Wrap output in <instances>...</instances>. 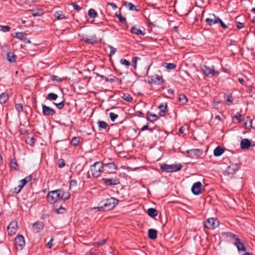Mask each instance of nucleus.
Instances as JSON below:
<instances>
[{"label": "nucleus", "mask_w": 255, "mask_h": 255, "mask_svg": "<svg viewBox=\"0 0 255 255\" xmlns=\"http://www.w3.org/2000/svg\"><path fill=\"white\" fill-rule=\"evenodd\" d=\"M118 203L119 200L115 198H108L100 202L95 209H98L100 211H108L114 209Z\"/></svg>", "instance_id": "obj_1"}, {"label": "nucleus", "mask_w": 255, "mask_h": 255, "mask_svg": "<svg viewBox=\"0 0 255 255\" xmlns=\"http://www.w3.org/2000/svg\"><path fill=\"white\" fill-rule=\"evenodd\" d=\"M90 170L94 177H99L101 173L104 171L103 163L100 161L96 162L91 166Z\"/></svg>", "instance_id": "obj_2"}, {"label": "nucleus", "mask_w": 255, "mask_h": 255, "mask_svg": "<svg viewBox=\"0 0 255 255\" xmlns=\"http://www.w3.org/2000/svg\"><path fill=\"white\" fill-rule=\"evenodd\" d=\"M182 166L180 164L168 165L166 164H162L160 166L161 169L166 172H173L180 170Z\"/></svg>", "instance_id": "obj_3"}, {"label": "nucleus", "mask_w": 255, "mask_h": 255, "mask_svg": "<svg viewBox=\"0 0 255 255\" xmlns=\"http://www.w3.org/2000/svg\"><path fill=\"white\" fill-rule=\"evenodd\" d=\"M58 190L49 191L47 196V200L50 204H54L60 200V196Z\"/></svg>", "instance_id": "obj_4"}, {"label": "nucleus", "mask_w": 255, "mask_h": 255, "mask_svg": "<svg viewBox=\"0 0 255 255\" xmlns=\"http://www.w3.org/2000/svg\"><path fill=\"white\" fill-rule=\"evenodd\" d=\"M203 71L207 76H218L219 74L218 71L215 70L214 65L208 66L206 63H205L203 68Z\"/></svg>", "instance_id": "obj_5"}, {"label": "nucleus", "mask_w": 255, "mask_h": 255, "mask_svg": "<svg viewBox=\"0 0 255 255\" xmlns=\"http://www.w3.org/2000/svg\"><path fill=\"white\" fill-rule=\"evenodd\" d=\"M219 225V221L217 218H209L204 223L205 227L210 229H214L218 227Z\"/></svg>", "instance_id": "obj_6"}, {"label": "nucleus", "mask_w": 255, "mask_h": 255, "mask_svg": "<svg viewBox=\"0 0 255 255\" xmlns=\"http://www.w3.org/2000/svg\"><path fill=\"white\" fill-rule=\"evenodd\" d=\"M203 190V186L200 181L194 183L191 187L192 193L196 195L200 194Z\"/></svg>", "instance_id": "obj_7"}, {"label": "nucleus", "mask_w": 255, "mask_h": 255, "mask_svg": "<svg viewBox=\"0 0 255 255\" xmlns=\"http://www.w3.org/2000/svg\"><path fill=\"white\" fill-rule=\"evenodd\" d=\"M14 245L17 250H21L25 246L24 238L22 235H18L14 240Z\"/></svg>", "instance_id": "obj_8"}, {"label": "nucleus", "mask_w": 255, "mask_h": 255, "mask_svg": "<svg viewBox=\"0 0 255 255\" xmlns=\"http://www.w3.org/2000/svg\"><path fill=\"white\" fill-rule=\"evenodd\" d=\"M102 180L104 183L108 186L117 185L120 184V181L117 178H103Z\"/></svg>", "instance_id": "obj_9"}, {"label": "nucleus", "mask_w": 255, "mask_h": 255, "mask_svg": "<svg viewBox=\"0 0 255 255\" xmlns=\"http://www.w3.org/2000/svg\"><path fill=\"white\" fill-rule=\"evenodd\" d=\"M234 245L237 248L239 252L242 255H245L246 254L248 253L246 252V249L244 242L241 241L240 239L239 240V241L235 242Z\"/></svg>", "instance_id": "obj_10"}, {"label": "nucleus", "mask_w": 255, "mask_h": 255, "mask_svg": "<svg viewBox=\"0 0 255 255\" xmlns=\"http://www.w3.org/2000/svg\"><path fill=\"white\" fill-rule=\"evenodd\" d=\"M42 114L45 116H52L56 114L55 111L45 105H42Z\"/></svg>", "instance_id": "obj_11"}, {"label": "nucleus", "mask_w": 255, "mask_h": 255, "mask_svg": "<svg viewBox=\"0 0 255 255\" xmlns=\"http://www.w3.org/2000/svg\"><path fill=\"white\" fill-rule=\"evenodd\" d=\"M17 229V222L13 221H11L7 227L8 234L10 236H12L16 233Z\"/></svg>", "instance_id": "obj_12"}, {"label": "nucleus", "mask_w": 255, "mask_h": 255, "mask_svg": "<svg viewBox=\"0 0 255 255\" xmlns=\"http://www.w3.org/2000/svg\"><path fill=\"white\" fill-rule=\"evenodd\" d=\"M239 169V165L238 164H232L229 165L225 171V175L233 174Z\"/></svg>", "instance_id": "obj_13"}, {"label": "nucleus", "mask_w": 255, "mask_h": 255, "mask_svg": "<svg viewBox=\"0 0 255 255\" xmlns=\"http://www.w3.org/2000/svg\"><path fill=\"white\" fill-rule=\"evenodd\" d=\"M44 227V223L41 221L35 222L32 226V231L34 233H38L41 231Z\"/></svg>", "instance_id": "obj_14"}, {"label": "nucleus", "mask_w": 255, "mask_h": 255, "mask_svg": "<svg viewBox=\"0 0 255 255\" xmlns=\"http://www.w3.org/2000/svg\"><path fill=\"white\" fill-rule=\"evenodd\" d=\"M217 18H218V17H217L214 14H212L210 17L207 18L205 21L208 25L212 26L217 23Z\"/></svg>", "instance_id": "obj_15"}, {"label": "nucleus", "mask_w": 255, "mask_h": 255, "mask_svg": "<svg viewBox=\"0 0 255 255\" xmlns=\"http://www.w3.org/2000/svg\"><path fill=\"white\" fill-rule=\"evenodd\" d=\"M59 191L60 200L66 201L69 199L70 194L69 192L64 191L63 190L59 189H57Z\"/></svg>", "instance_id": "obj_16"}, {"label": "nucleus", "mask_w": 255, "mask_h": 255, "mask_svg": "<svg viewBox=\"0 0 255 255\" xmlns=\"http://www.w3.org/2000/svg\"><path fill=\"white\" fill-rule=\"evenodd\" d=\"M240 145L243 149H248L252 146V143L248 138H244L241 140Z\"/></svg>", "instance_id": "obj_17"}, {"label": "nucleus", "mask_w": 255, "mask_h": 255, "mask_svg": "<svg viewBox=\"0 0 255 255\" xmlns=\"http://www.w3.org/2000/svg\"><path fill=\"white\" fill-rule=\"evenodd\" d=\"M222 235L226 236L228 238H230L232 241H234V242L239 241V240H240L238 235L231 232H224L222 233Z\"/></svg>", "instance_id": "obj_18"}, {"label": "nucleus", "mask_w": 255, "mask_h": 255, "mask_svg": "<svg viewBox=\"0 0 255 255\" xmlns=\"http://www.w3.org/2000/svg\"><path fill=\"white\" fill-rule=\"evenodd\" d=\"M96 36H87V35H83L82 38L87 43L89 44H94L96 41Z\"/></svg>", "instance_id": "obj_19"}, {"label": "nucleus", "mask_w": 255, "mask_h": 255, "mask_svg": "<svg viewBox=\"0 0 255 255\" xmlns=\"http://www.w3.org/2000/svg\"><path fill=\"white\" fill-rule=\"evenodd\" d=\"M187 153L193 154L197 157L201 156L203 153V150L200 149H192L187 151Z\"/></svg>", "instance_id": "obj_20"}, {"label": "nucleus", "mask_w": 255, "mask_h": 255, "mask_svg": "<svg viewBox=\"0 0 255 255\" xmlns=\"http://www.w3.org/2000/svg\"><path fill=\"white\" fill-rule=\"evenodd\" d=\"M130 32L132 34H135L137 35H144L145 34L143 31L141 30L139 28H138L136 25L133 26L131 27Z\"/></svg>", "instance_id": "obj_21"}, {"label": "nucleus", "mask_w": 255, "mask_h": 255, "mask_svg": "<svg viewBox=\"0 0 255 255\" xmlns=\"http://www.w3.org/2000/svg\"><path fill=\"white\" fill-rule=\"evenodd\" d=\"M33 16H40L43 14L42 10L40 8H35L30 10Z\"/></svg>", "instance_id": "obj_22"}, {"label": "nucleus", "mask_w": 255, "mask_h": 255, "mask_svg": "<svg viewBox=\"0 0 255 255\" xmlns=\"http://www.w3.org/2000/svg\"><path fill=\"white\" fill-rule=\"evenodd\" d=\"M148 236L149 239L154 240L157 238V231L155 229H150L148 231Z\"/></svg>", "instance_id": "obj_23"}, {"label": "nucleus", "mask_w": 255, "mask_h": 255, "mask_svg": "<svg viewBox=\"0 0 255 255\" xmlns=\"http://www.w3.org/2000/svg\"><path fill=\"white\" fill-rule=\"evenodd\" d=\"M7 59L10 63L14 62L16 59V56L13 52H9L7 54Z\"/></svg>", "instance_id": "obj_24"}, {"label": "nucleus", "mask_w": 255, "mask_h": 255, "mask_svg": "<svg viewBox=\"0 0 255 255\" xmlns=\"http://www.w3.org/2000/svg\"><path fill=\"white\" fill-rule=\"evenodd\" d=\"M147 120L151 122H154L156 121H157L158 119V116L154 114H152L149 112H148L147 114Z\"/></svg>", "instance_id": "obj_25"}, {"label": "nucleus", "mask_w": 255, "mask_h": 255, "mask_svg": "<svg viewBox=\"0 0 255 255\" xmlns=\"http://www.w3.org/2000/svg\"><path fill=\"white\" fill-rule=\"evenodd\" d=\"M147 214L151 217H155L158 214V211L156 209L154 208H149L147 210Z\"/></svg>", "instance_id": "obj_26"}, {"label": "nucleus", "mask_w": 255, "mask_h": 255, "mask_svg": "<svg viewBox=\"0 0 255 255\" xmlns=\"http://www.w3.org/2000/svg\"><path fill=\"white\" fill-rule=\"evenodd\" d=\"M224 152V149L220 146H217L214 151V154L215 156H221Z\"/></svg>", "instance_id": "obj_27"}, {"label": "nucleus", "mask_w": 255, "mask_h": 255, "mask_svg": "<svg viewBox=\"0 0 255 255\" xmlns=\"http://www.w3.org/2000/svg\"><path fill=\"white\" fill-rule=\"evenodd\" d=\"M8 99V95L6 93H2L0 94V103L5 104Z\"/></svg>", "instance_id": "obj_28"}, {"label": "nucleus", "mask_w": 255, "mask_h": 255, "mask_svg": "<svg viewBox=\"0 0 255 255\" xmlns=\"http://www.w3.org/2000/svg\"><path fill=\"white\" fill-rule=\"evenodd\" d=\"M158 108L160 110L159 115L160 116H164L166 113V110L167 108V104L165 105L162 104L158 106Z\"/></svg>", "instance_id": "obj_29"}, {"label": "nucleus", "mask_w": 255, "mask_h": 255, "mask_svg": "<svg viewBox=\"0 0 255 255\" xmlns=\"http://www.w3.org/2000/svg\"><path fill=\"white\" fill-rule=\"evenodd\" d=\"M54 17L57 20H61L66 18L65 16L61 11H57L54 14Z\"/></svg>", "instance_id": "obj_30"}, {"label": "nucleus", "mask_w": 255, "mask_h": 255, "mask_svg": "<svg viewBox=\"0 0 255 255\" xmlns=\"http://www.w3.org/2000/svg\"><path fill=\"white\" fill-rule=\"evenodd\" d=\"M224 99L227 105H231L233 104V99L231 95L225 94Z\"/></svg>", "instance_id": "obj_31"}, {"label": "nucleus", "mask_w": 255, "mask_h": 255, "mask_svg": "<svg viewBox=\"0 0 255 255\" xmlns=\"http://www.w3.org/2000/svg\"><path fill=\"white\" fill-rule=\"evenodd\" d=\"M124 5L127 7L130 10L138 11V9L136 8V6L130 2H125Z\"/></svg>", "instance_id": "obj_32"}, {"label": "nucleus", "mask_w": 255, "mask_h": 255, "mask_svg": "<svg viewBox=\"0 0 255 255\" xmlns=\"http://www.w3.org/2000/svg\"><path fill=\"white\" fill-rule=\"evenodd\" d=\"M103 163V168L104 167H107L108 168L110 169H115L116 170L117 169V166L113 162H110V163Z\"/></svg>", "instance_id": "obj_33"}, {"label": "nucleus", "mask_w": 255, "mask_h": 255, "mask_svg": "<svg viewBox=\"0 0 255 255\" xmlns=\"http://www.w3.org/2000/svg\"><path fill=\"white\" fill-rule=\"evenodd\" d=\"M163 66L169 70L174 69L176 67V65L172 63H164Z\"/></svg>", "instance_id": "obj_34"}, {"label": "nucleus", "mask_w": 255, "mask_h": 255, "mask_svg": "<svg viewBox=\"0 0 255 255\" xmlns=\"http://www.w3.org/2000/svg\"><path fill=\"white\" fill-rule=\"evenodd\" d=\"M99 128L100 129H105L108 127V125L104 121H99L97 123Z\"/></svg>", "instance_id": "obj_35"}, {"label": "nucleus", "mask_w": 255, "mask_h": 255, "mask_svg": "<svg viewBox=\"0 0 255 255\" xmlns=\"http://www.w3.org/2000/svg\"><path fill=\"white\" fill-rule=\"evenodd\" d=\"M88 15L91 18H95L97 16V13L94 9L90 8L88 10Z\"/></svg>", "instance_id": "obj_36"}, {"label": "nucleus", "mask_w": 255, "mask_h": 255, "mask_svg": "<svg viewBox=\"0 0 255 255\" xmlns=\"http://www.w3.org/2000/svg\"><path fill=\"white\" fill-rule=\"evenodd\" d=\"M179 101L182 104H185L187 102V98L184 94H180L179 97Z\"/></svg>", "instance_id": "obj_37"}, {"label": "nucleus", "mask_w": 255, "mask_h": 255, "mask_svg": "<svg viewBox=\"0 0 255 255\" xmlns=\"http://www.w3.org/2000/svg\"><path fill=\"white\" fill-rule=\"evenodd\" d=\"M116 16L119 18L120 22H121L122 23H127L126 18L123 17L121 15V13L120 12L119 13L118 12H116Z\"/></svg>", "instance_id": "obj_38"}, {"label": "nucleus", "mask_w": 255, "mask_h": 255, "mask_svg": "<svg viewBox=\"0 0 255 255\" xmlns=\"http://www.w3.org/2000/svg\"><path fill=\"white\" fill-rule=\"evenodd\" d=\"M58 95L53 93H49L47 97V99L49 100H55L57 99Z\"/></svg>", "instance_id": "obj_39"}, {"label": "nucleus", "mask_w": 255, "mask_h": 255, "mask_svg": "<svg viewBox=\"0 0 255 255\" xmlns=\"http://www.w3.org/2000/svg\"><path fill=\"white\" fill-rule=\"evenodd\" d=\"M80 137H74L72 139L71 144L73 146H77L80 142Z\"/></svg>", "instance_id": "obj_40"}, {"label": "nucleus", "mask_w": 255, "mask_h": 255, "mask_svg": "<svg viewBox=\"0 0 255 255\" xmlns=\"http://www.w3.org/2000/svg\"><path fill=\"white\" fill-rule=\"evenodd\" d=\"M10 166L12 168L15 170H17L18 164L16 161L15 159L13 158L11 160L10 162Z\"/></svg>", "instance_id": "obj_41"}, {"label": "nucleus", "mask_w": 255, "mask_h": 255, "mask_svg": "<svg viewBox=\"0 0 255 255\" xmlns=\"http://www.w3.org/2000/svg\"><path fill=\"white\" fill-rule=\"evenodd\" d=\"M107 240L106 239L102 240V241L96 242L93 243V246L95 247H99L101 246L104 245L106 243Z\"/></svg>", "instance_id": "obj_42"}, {"label": "nucleus", "mask_w": 255, "mask_h": 255, "mask_svg": "<svg viewBox=\"0 0 255 255\" xmlns=\"http://www.w3.org/2000/svg\"><path fill=\"white\" fill-rule=\"evenodd\" d=\"M26 142L27 144L32 146L34 144L35 139L33 137H28L26 139Z\"/></svg>", "instance_id": "obj_43"}, {"label": "nucleus", "mask_w": 255, "mask_h": 255, "mask_svg": "<svg viewBox=\"0 0 255 255\" xmlns=\"http://www.w3.org/2000/svg\"><path fill=\"white\" fill-rule=\"evenodd\" d=\"M15 108L18 113H20L23 110V106L21 104H16L15 105Z\"/></svg>", "instance_id": "obj_44"}, {"label": "nucleus", "mask_w": 255, "mask_h": 255, "mask_svg": "<svg viewBox=\"0 0 255 255\" xmlns=\"http://www.w3.org/2000/svg\"><path fill=\"white\" fill-rule=\"evenodd\" d=\"M0 30L3 32H8L10 30V27L7 25H0Z\"/></svg>", "instance_id": "obj_45"}, {"label": "nucleus", "mask_w": 255, "mask_h": 255, "mask_svg": "<svg viewBox=\"0 0 255 255\" xmlns=\"http://www.w3.org/2000/svg\"><path fill=\"white\" fill-rule=\"evenodd\" d=\"M123 98L128 102H130L132 100V98L128 94H124Z\"/></svg>", "instance_id": "obj_46"}, {"label": "nucleus", "mask_w": 255, "mask_h": 255, "mask_svg": "<svg viewBox=\"0 0 255 255\" xmlns=\"http://www.w3.org/2000/svg\"><path fill=\"white\" fill-rule=\"evenodd\" d=\"M109 116L112 122H114L118 117V115L114 113H110Z\"/></svg>", "instance_id": "obj_47"}, {"label": "nucleus", "mask_w": 255, "mask_h": 255, "mask_svg": "<svg viewBox=\"0 0 255 255\" xmlns=\"http://www.w3.org/2000/svg\"><path fill=\"white\" fill-rule=\"evenodd\" d=\"M54 105H55V106H56V107L58 109H62L63 108H64V106L65 105V102L64 101H62L59 103H54Z\"/></svg>", "instance_id": "obj_48"}, {"label": "nucleus", "mask_w": 255, "mask_h": 255, "mask_svg": "<svg viewBox=\"0 0 255 255\" xmlns=\"http://www.w3.org/2000/svg\"><path fill=\"white\" fill-rule=\"evenodd\" d=\"M120 62L122 64L125 65L127 67H128L130 65V62L125 58L121 59L120 60Z\"/></svg>", "instance_id": "obj_49"}, {"label": "nucleus", "mask_w": 255, "mask_h": 255, "mask_svg": "<svg viewBox=\"0 0 255 255\" xmlns=\"http://www.w3.org/2000/svg\"><path fill=\"white\" fill-rule=\"evenodd\" d=\"M217 23H219L220 24L221 26H222V27L223 29H227L228 28L227 25L223 22V21L221 20V19H220L219 17H218V18H217Z\"/></svg>", "instance_id": "obj_50"}, {"label": "nucleus", "mask_w": 255, "mask_h": 255, "mask_svg": "<svg viewBox=\"0 0 255 255\" xmlns=\"http://www.w3.org/2000/svg\"><path fill=\"white\" fill-rule=\"evenodd\" d=\"M71 5H72L73 8L77 11H79L82 8L81 6H80L75 2L71 3Z\"/></svg>", "instance_id": "obj_51"}, {"label": "nucleus", "mask_w": 255, "mask_h": 255, "mask_svg": "<svg viewBox=\"0 0 255 255\" xmlns=\"http://www.w3.org/2000/svg\"><path fill=\"white\" fill-rule=\"evenodd\" d=\"M54 210L58 214H62L65 212V209L62 206H61L58 209H54Z\"/></svg>", "instance_id": "obj_52"}, {"label": "nucleus", "mask_w": 255, "mask_h": 255, "mask_svg": "<svg viewBox=\"0 0 255 255\" xmlns=\"http://www.w3.org/2000/svg\"><path fill=\"white\" fill-rule=\"evenodd\" d=\"M245 127L246 129H250L252 127V120H250L248 122L245 123Z\"/></svg>", "instance_id": "obj_53"}, {"label": "nucleus", "mask_w": 255, "mask_h": 255, "mask_svg": "<svg viewBox=\"0 0 255 255\" xmlns=\"http://www.w3.org/2000/svg\"><path fill=\"white\" fill-rule=\"evenodd\" d=\"M50 79L52 81H58V82L62 81V79L60 77H59L56 75H52L51 76Z\"/></svg>", "instance_id": "obj_54"}, {"label": "nucleus", "mask_w": 255, "mask_h": 255, "mask_svg": "<svg viewBox=\"0 0 255 255\" xmlns=\"http://www.w3.org/2000/svg\"><path fill=\"white\" fill-rule=\"evenodd\" d=\"M105 81L106 82H115L116 81H118V79L115 76H112V77L110 79L108 78H105Z\"/></svg>", "instance_id": "obj_55"}, {"label": "nucleus", "mask_w": 255, "mask_h": 255, "mask_svg": "<svg viewBox=\"0 0 255 255\" xmlns=\"http://www.w3.org/2000/svg\"><path fill=\"white\" fill-rule=\"evenodd\" d=\"M65 165V161L63 159H61L58 161V166L59 168H62Z\"/></svg>", "instance_id": "obj_56"}, {"label": "nucleus", "mask_w": 255, "mask_h": 255, "mask_svg": "<svg viewBox=\"0 0 255 255\" xmlns=\"http://www.w3.org/2000/svg\"><path fill=\"white\" fill-rule=\"evenodd\" d=\"M234 117L235 119H236L238 121L239 123L242 122V115L241 114H240L239 113H238L236 115H235Z\"/></svg>", "instance_id": "obj_57"}, {"label": "nucleus", "mask_w": 255, "mask_h": 255, "mask_svg": "<svg viewBox=\"0 0 255 255\" xmlns=\"http://www.w3.org/2000/svg\"><path fill=\"white\" fill-rule=\"evenodd\" d=\"M140 58L137 57H134L132 59V62L133 63V66L134 68L136 67V62L137 60H140Z\"/></svg>", "instance_id": "obj_58"}, {"label": "nucleus", "mask_w": 255, "mask_h": 255, "mask_svg": "<svg viewBox=\"0 0 255 255\" xmlns=\"http://www.w3.org/2000/svg\"><path fill=\"white\" fill-rule=\"evenodd\" d=\"M109 47L111 50L110 55L112 56L113 55H114L117 51V48H114L112 46H110Z\"/></svg>", "instance_id": "obj_59"}, {"label": "nucleus", "mask_w": 255, "mask_h": 255, "mask_svg": "<svg viewBox=\"0 0 255 255\" xmlns=\"http://www.w3.org/2000/svg\"><path fill=\"white\" fill-rule=\"evenodd\" d=\"M77 185V181L76 180H71L70 181V187H75Z\"/></svg>", "instance_id": "obj_60"}, {"label": "nucleus", "mask_w": 255, "mask_h": 255, "mask_svg": "<svg viewBox=\"0 0 255 255\" xmlns=\"http://www.w3.org/2000/svg\"><path fill=\"white\" fill-rule=\"evenodd\" d=\"M237 27L238 29H240L244 27V24L241 22H237L236 23Z\"/></svg>", "instance_id": "obj_61"}, {"label": "nucleus", "mask_w": 255, "mask_h": 255, "mask_svg": "<svg viewBox=\"0 0 255 255\" xmlns=\"http://www.w3.org/2000/svg\"><path fill=\"white\" fill-rule=\"evenodd\" d=\"M156 79L158 81V84H162L164 82L162 78L159 76L156 75Z\"/></svg>", "instance_id": "obj_62"}, {"label": "nucleus", "mask_w": 255, "mask_h": 255, "mask_svg": "<svg viewBox=\"0 0 255 255\" xmlns=\"http://www.w3.org/2000/svg\"><path fill=\"white\" fill-rule=\"evenodd\" d=\"M16 37L19 39H22L24 37V34L22 32L16 33Z\"/></svg>", "instance_id": "obj_63"}, {"label": "nucleus", "mask_w": 255, "mask_h": 255, "mask_svg": "<svg viewBox=\"0 0 255 255\" xmlns=\"http://www.w3.org/2000/svg\"><path fill=\"white\" fill-rule=\"evenodd\" d=\"M53 238H52L49 241V242L46 244V247L48 249H50L51 248L52 246V241H53Z\"/></svg>", "instance_id": "obj_64"}]
</instances>
